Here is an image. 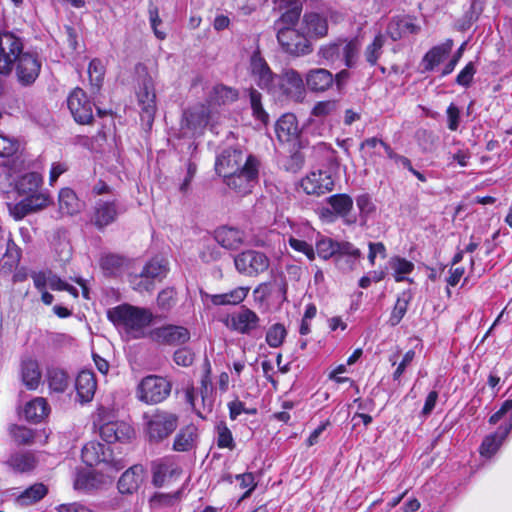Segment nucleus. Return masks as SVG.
<instances>
[{"label":"nucleus","mask_w":512,"mask_h":512,"mask_svg":"<svg viewBox=\"0 0 512 512\" xmlns=\"http://www.w3.org/2000/svg\"><path fill=\"white\" fill-rule=\"evenodd\" d=\"M78 400L81 403L90 402L96 392L97 382L95 375L88 370L81 371L75 380Z\"/></svg>","instance_id":"nucleus-25"},{"label":"nucleus","mask_w":512,"mask_h":512,"mask_svg":"<svg viewBox=\"0 0 512 512\" xmlns=\"http://www.w3.org/2000/svg\"><path fill=\"white\" fill-rule=\"evenodd\" d=\"M277 41L282 51L293 57H302L313 51L308 37L294 27H280L277 32Z\"/></svg>","instance_id":"nucleus-6"},{"label":"nucleus","mask_w":512,"mask_h":512,"mask_svg":"<svg viewBox=\"0 0 512 512\" xmlns=\"http://www.w3.org/2000/svg\"><path fill=\"white\" fill-rule=\"evenodd\" d=\"M152 483L156 487H162L167 479L174 474H179L176 468L166 460H158L152 463Z\"/></svg>","instance_id":"nucleus-36"},{"label":"nucleus","mask_w":512,"mask_h":512,"mask_svg":"<svg viewBox=\"0 0 512 512\" xmlns=\"http://www.w3.org/2000/svg\"><path fill=\"white\" fill-rule=\"evenodd\" d=\"M81 457L88 466L105 464L108 472H117L124 467L120 460L114 459L110 448L96 441H90L82 448Z\"/></svg>","instance_id":"nucleus-7"},{"label":"nucleus","mask_w":512,"mask_h":512,"mask_svg":"<svg viewBox=\"0 0 512 512\" xmlns=\"http://www.w3.org/2000/svg\"><path fill=\"white\" fill-rule=\"evenodd\" d=\"M137 97L143 113L152 120L156 111V94L153 78L147 73L140 76Z\"/></svg>","instance_id":"nucleus-18"},{"label":"nucleus","mask_w":512,"mask_h":512,"mask_svg":"<svg viewBox=\"0 0 512 512\" xmlns=\"http://www.w3.org/2000/svg\"><path fill=\"white\" fill-rule=\"evenodd\" d=\"M275 133L282 143L295 141L300 133L296 116L291 113L282 115L276 122Z\"/></svg>","instance_id":"nucleus-23"},{"label":"nucleus","mask_w":512,"mask_h":512,"mask_svg":"<svg viewBox=\"0 0 512 512\" xmlns=\"http://www.w3.org/2000/svg\"><path fill=\"white\" fill-rule=\"evenodd\" d=\"M186 400L202 418H204L202 412L212 411L214 397L210 369L202 376L198 390L191 388L186 391Z\"/></svg>","instance_id":"nucleus-8"},{"label":"nucleus","mask_w":512,"mask_h":512,"mask_svg":"<svg viewBox=\"0 0 512 512\" xmlns=\"http://www.w3.org/2000/svg\"><path fill=\"white\" fill-rule=\"evenodd\" d=\"M242 150L236 148L224 149L216 158L215 171L225 178L240 171L246 165L247 156Z\"/></svg>","instance_id":"nucleus-12"},{"label":"nucleus","mask_w":512,"mask_h":512,"mask_svg":"<svg viewBox=\"0 0 512 512\" xmlns=\"http://www.w3.org/2000/svg\"><path fill=\"white\" fill-rule=\"evenodd\" d=\"M143 432L150 444L167 440L179 426V415L170 410L156 408L142 415Z\"/></svg>","instance_id":"nucleus-1"},{"label":"nucleus","mask_w":512,"mask_h":512,"mask_svg":"<svg viewBox=\"0 0 512 512\" xmlns=\"http://www.w3.org/2000/svg\"><path fill=\"white\" fill-rule=\"evenodd\" d=\"M172 382L159 375H147L138 383L135 391L136 398L147 405L164 402L171 394Z\"/></svg>","instance_id":"nucleus-3"},{"label":"nucleus","mask_w":512,"mask_h":512,"mask_svg":"<svg viewBox=\"0 0 512 512\" xmlns=\"http://www.w3.org/2000/svg\"><path fill=\"white\" fill-rule=\"evenodd\" d=\"M250 287L239 286L228 292L220 294H205L215 306H227V305H238L242 303L248 296Z\"/></svg>","instance_id":"nucleus-31"},{"label":"nucleus","mask_w":512,"mask_h":512,"mask_svg":"<svg viewBox=\"0 0 512 512\" xmlns=\"http://www.w3.org/2000/svg\"><path fill=\"white\" fill-rule=\"evenodd\" d=\"M42 183V178L38 173H27L19 178L16 183V189L19 194L29 195L38 191Z\"/></svg>","instance_id":"nucleus-42"},{"label":"nucleus","mask_w":512,"mask_h":512,"mask_svg":"<svg viewBox=\"0 0 512 512\" xmlns=\"http://www.w3.org/2000/svg\"><path fill=\"white\" fill-rule=\"evenodd\" d=\"M408 305L409 298L406 297V294H402V296H399L397 298V301L389 318V323L391 326H396L400 323V321L407 312Z\"/></svg>","instance_id":"nucleus-53"},{"label":"nucleus","mask_w":512,"mask_h":512,"mask_svg":"<svg viewBox=\"0 0 512 512\" xmlns=\"http://www.w3.org/2000/svg\"><path fill=\"white\" fill-rule=\"evenodd\" d=\"M471 154L468 149L458 148L455 151L448 152V165H453L456 162L461 167H466Z\"/></svg>","instance_id":"nucleus-63"},{"label":"nucleus","mask_w":512,"mask_h":512,"mask_svg":"<svg viewBox=\"0 0 512 512\" xmlns=\"http://www.w3.org/2000/svg\"><path fill=\"white\" fill-rule=\"evenodd\" d=\"M273 85L271 94L278 98L301 102L305 97V87L302 76L294 69H286L280 75Z\"/></svg>","instance_id":"nucleus-4"},{"label":"nucleus","mask_w":512,"mask_h":512,"mask_svg":"<svg viewBox=\"0 0 512 512\" xmlns=\"http://www.w3.org/2000/svg\"><path fill=\"white\" fill-rule=\"evenodd\" d=\"M327 203L331 206L333 213L341 217L345 224L352 225L356 223V216L350 215L353 208V200L347 194H335L327 198Z\"/></svg>","instance_id":"nucleus-24"},{"label":"nucleus","mask_w":512,"mask_h":512,"mask_svg":"<svg viewBox=\"0 0 512 512\" xmlns=\"http://www.w3.org/2000/svg\"><path fill=\"white\" fill-rule=\"evenodd\" d=\"M390 267L394 271V278L397 282L405 280V275L409 274L414 269V264L405 258L393 257L389 261Z\"/></svg>","instance_id":"nucleus-49"},{"label":"nucleus","mask_w":512,"mask_h":512,"mask_svg":"<svg viewBox=\"0 0 512 512\" xmlns=\"http://www.w3.org/2000/svg\"><path fill=\"white\" fill-rule=\"evenodd\" d=\"M107 316L116 326L122 327L128 333H132L135 338L151 321V314L147 310L128 304L109 309Z\"/></svg>","instance_id":"nucleus-2"},{"label":"nucleus","mask_w":512,"mask_h":512,"mask_svg":"<svg viewBox=\"0 0 512 512\" xmlns=\"http://www.w3.org/2000/svg\"><path fill=\"white\" fill-rule=\"evenodd\" d=\"M23 50L19 37L10 32L0 33V74L9 75Z\"/></svg>","instance_id":"nucleus-9"},{"label":"nucleus","mask_w":512,"mask_h":512,"mask_svg":"<svg viewBox=\"0 0 512 512\" xmlns=\"http://www.w3.org/2000/svg\"><path fill=\"white\" fill-rule=\"evenodd\" d=\"M49 413V406L46 399L37 397L28 402L24 409L26 419L39 422Z\"/></svg>","instance_id":"nucleus-39"},{"label":"nucleus","mask_w":512,"mask_h":512,"mask_svg":"<svg viewBox=\"0 0 512 512\" xmlns=\"http://www.w3.org/2000/svg\"><path fill=\"white\" fill-rule=\"evenodd\" d=\"M248 91L253 116L261 123L266 124L269 120V116L263 108L261 93L255 88H250Z\"/></svg>","instance_id":"nucleus-47"},{"label":"nucleus","mask_w":512,"mask_h":512,"mask_svg":"<svg viewBox=\"0 0 512 512\" xmlns=\"http://www.w3.org/2000/svg\"><path fill=\"white\" fill-rule=\"evenodd\" d=\"M217 445L219 448H234V440L226 423L221 421L216 425Z\"/></svg>","instance_id":"nucleus-55"},{"label":"nucleus","mask_w":512,"mask_h":512,"mask_svg":"<svg viewBox=\"0 0 512 512\" xmlns=\"http://www.w3.org/2000/svg\"><path fill=\"white\" fill-rule=\"evenodd\" d=\"M195 355L191 349L183 347L174 352L173 360L178 366L189 367L194 362Z\"/></svg>","instance_id":"nucleus-62"},{"label":"nucleus","mask_w":512,"mask_h":512,"mask_svg":"<svg viewBox=\"0 0 512 512\" xmlns=\"http://www.w3.org/2000/svg\"><path fill=\"white\" fill-rule=\"evenodd\" d=\"M287 336V330L284 325L276 323L272 325L266 333V342L272 348H277L282 345Z\"/></svg>","instance_id":"nucleus-52"},{"label":"nucleus","mask_w":512,"mask_h":512,"mask_svg":"<svg viewBox=\"0 0 512 512\" xmlns=\"http://www.w3.org/2000/svg\"><path fill=\"white\" fill-rule=\"evenodd\" d=\"M274 3L282 11L276 25L294 27L298 23L303 9L302 0H275Z\"/></svg>","instance_id":"nucleus-21"},{"label":"nucleus","mask_w":512,"mask_h":512,"mask_svg":"<svg viewBox=\"0 0 512 512\" xmlns=\"http://www.w3.org/2000/svg\"><path fill=\"white\" fill-rule=\"evenodd\" d=\"M414 29V25L405 19H393L388 24L387 34L396 41L407 33H413Z\"/></svg>","instance_id":"nucleus-45"},{"label":"nucleus","mask_w":512,"mask_h":512,"mask_svg":"<svg viewBox=\"0 0 512 512\" xmlns=\"http://www.w3.org/2000/svg\"><path fill=\"white\" fill-rule=\"evenodd\" d=\"M453 41L446 40L444 43L432 47L422 58L421 65L424 72H430L435 69L451 52Z\"/></svg>","instance_id":"nucleus-29"},{"label":"nucleus","mask_w":512,"mask_h":512,"mask_svg":"<svg viewBox=\"0 0 512 512\" xmlns=\"http://www.w3.org/2000/svg\"><path fill=\"white\" fill-rule=\"evenodd\" d=\"M333 83V74L325 68H314L306 74V85L313 92H325Z\"/></svg>","instance_id":"nucleus-26"},{"label":"nucleus","mask_w":512,"mask_h":512,"mask_svg":"<svg viewBox=\"0 0 512 512\" xmlns=\"http://www.w3.org/2000/svg\"><path fill=\"white\" fill-rule=\"evenodd\" d=\"M360 49L358 39H341V59L343 58L344 64L348 68L355 66Z\"/></svg>","instance_id":"nucleus-40"},{"label":"nucleus","mask_w":512,"mask_h":512,"mask_svg":"<svg viewBox=\"0 0 512 512\" xmlns=\"http://www.w3.org/2000/svg\"><path fill=\"white\" fill-rule=\"evenodd\" d=\"M48 383L49 387L55 392H63L69 384V377L67 373L59 368H52L48 370Z\"/></svg>","instance_id":"nucleus-46"},{"label":"nucleus","mask_w":512,"mask_h":512,"mask_svg":"<svg viewBox=\"0 0 512 512\" xmlns=\"http://www.w3.org/2000/svg\"><path fill=\"white\" fill-rule=\"evenodd\" d=\"M22 380L25 386L34 390L38 387L41 381V371L39 364L34 359H26L22 362Z\"/></svg>","instance_id":"nucleus-35"},{"label":"nucleus","mask_w":512,"mask_h":512,"mask_svg":"<svg viewBox=\"0 0 512 512\" xmlns=\"http://www.w3.org/2000/svg\"><path fill=\"white\" fill-rule=\"evenodd\" d=\"M234 265L240 274L255 277L269 268L270 260L263 252L246 250L234 257Z\"/></svg>","instance_id":"nucleus-10"},{"label":"nucleus","mask_w":512,"mask_h":512,"mask_svg":"<svg viewBox=\"0 0 512 512\" xmlns=\"http://www.w3.org/2000/svg\"><path fill=\"white\" fill-rule=\"evenodd\" d=\"M250 71L253 81L263 90L271 93L277 74H274L259 52L253 53L250 59Z\"/></svg>","instance_id":"nucleus-16"},{"label":"nucleus","mask_w":512,"mask_h":512,"mask_svg":"<svg viewBox=\"0 0 512 512\" xmlns=\"http://www.w3.org/2000/svg\"><path fill=\"white\" fill-rule=\"evenodd\" d=\"M118 214L119 207L115 198L109 200L99 199L95 203L92 221L98 228H103L113 223Z\"/></svg>","instance_id":"nucleus-19"},{"label":"nucleus","mask_w":512,"mask_h":512,"mask_svg":"<svg viewBox=\"0 0 512 512\" xmlns=\"http://www.w3.org/2000/svg\"><path fill=\"white\" fill-rule=\"evenodd\" d=\"M6 465L15 473L32 471L37 465V459L30 452H17L7 459Z\"/></svg>","instance_id":"nucleus-32"},{"label":"nucleus","mask_w":512,"mask_h":512,"mask_svg":"<svg viewBox=\"0 0 512 512\" xmlns=\"http://www.w3.org/2000/svg\"><path fill=\"white\" fill-rule=\"evenodd\" d=\"M9 213L15 220H21L26 217L28 214L33 213L31 211V206L24 198L20 202L16 204H9Z\"/></svg>","instance_id":"nucleus-64"},{"label":"nucleus","mask_w":512,"mask_h":512,"mask_svg":"<svg viewBox=\"0 0 512 512\" xmlns=\"http://www.w3.org/2000/svg\"><path fill=\"white\" fill-rule=\"evenodd\" d=\"M259 168V159L249 154L247 156L246 165H244L240 171L223 178V181L236 193L246 195L252 191V188L258 181Z\"/></svg>","instance_id":"nucleus-5"},{"label":"nucleus","mask_w":512,"mask_h":512,"mask_svg":"<svg viewBox=\"0 0 512 512\" xmlns=\"http://www.w3.org/2000/svg\"><path fill=\"white\" fill-rule=\"evenodd\" d=\"M237 99V90L222 84L215 85L210 94V101L217 105L230 104Z\"/></svg>","instance_id":"nucleus-41"},{"label":"nucleus","mask_w":512,"mask_h":512,"mask_svg":"<svg viewBox=\"0 0 512 512\" xmlns=\"http://www.w3.org/2000/svg\"><path fill=\"white\" fill-rule=\"evenodd\" d=\"M17 81L21 86H31L38 78L41 62L31 53L21 52L14 65Z\"/></svg>","instance_id":"nucleus-13"},{"label":"nucleus","mask_w":512,"mask_h":512,"mask_svg":"<svg viewBox=\"0 0 512 512\" xmlns=\"http://www.w3.org/2000/svg\"><path fill=\"white\" fill-rule=\"evenodd\" d=\"M300 186L306 194L320 196L333 190L334 181L328 171L318 170L304 177Z\"/></svg>","instance_id":"nucleus-17"},{"label":"nucleus","mask_w":512,"mask_h":512,"mask_svg":"<svg viewBox=\"0 0 512 512\" xmlns=\"http://www.w3.org/2000/svg\"><path fill=\"white\" fill-rule=\"evenodd\" d=\"M198 429L189 424L182 427L175 435L172 449L176 452H189L197 446Z\"/></svg>","instance_id":"nucleus-28"},{"label":"nucleus","mask_w":512,"mask_h":512,"mask_svg":"<svg viewBox=\"0 0 512 512\" xmlns=\"http://www.w3.org/2000/svg\"><path fill=\"white\" fill-rule=\"evenodd\" d=\"M144 478V468L134 465L127 469L118 481V489L122 494H132L138 490Z\"/></svg>","instance_id":"nucleus-27"},{"label":"nucleus","mask_w":512,"mask_h":512,"mask_svg":"<svg viewBox=\"0 0 512 512\" xmlns=\"http://www.w3.org/2000/svg\"><path fill=\"white\" fill-rule=\"evenodd\" d=\"M124 263L123 257L114 254L104 255L100 261L102 269L109 275L117 273Z\"/></svg>","instance_id":"nucleus-54"},{"label":"nucleus","mask_w":512,"mask_h":512,"mask_svg":"<svg viewBox=\"0 0 512 512\" xmlns=\"http://www.w3.org/2000/svg\"><path fill=\"white\" fill-rule=\"evenodd\" d=\"M105 75V67L101 60L99 59H93L90 61L88 66V76L90 85L96 89L99 90L100 87L103 84Z\"/></svg>","instance_id":"nucleus-48"},{"label":"nucleus","mask_w":512,"mask_h":512,"mask_svg":"<svg viewBox=\"0 0 512 512\" xmlns=\"http://www.w3.org/2000/svg\"><path fill=\"white\" fill-rule=\"evenodd\" d=\"M317 55L323 61L320 64H333L341 59V39L320 46Z\"/></svg>","instance_id":"nucleus-43"},{"label":"nucleus","mask_w":512,"mask_h":512,"mask_svg":"<svg viewBox=\"0 0 512 512\" xmlns=\"http://www.w3.org/2000/svg\"><path fill=\"white\" fill-rule=\"evenodd\" d=\"M10 434L14 441L20 445L30 444L33 442L34 434L32 430L24 426H12L10 428Z\"/></svg>","instance_id":"nucleus-56"},{"label":"nucleus","mask_w":512,"mask_h":512,"mask_svg":"<svg viewBox=\"0 0 512 512\" xmlns=\"http://www.w3.org/2000/svg\"><path fill=\"white\" fill-rule=\"evenodd\" d=\"M504 439L505 438L501 437V431H500V427H499L498 430L494 434L487 436L483 440V442L480 446L481 455L488 456V457L493 455L499 449V447L502 444V441Z\"/></svg>","instance_id":"nucleus-51"},{"label":"nucleus","mask_w":512,"mask_h":512,"mask_svg":"<svg viewBox=\"0 0 512 512\" xmlns=\"http://www.w3.org/2000/svg\"><path fill=\"white\" fill-rule=\"evenodd\" d=\"M150 337L159 344L176 346L187 343L190 340L191 334L184 326L169 324L154 328L150 332Z\"/></svg>","instance_id":"nucleus-15"},{"label":"nucleus","mask_w":512,"mask_h":512,"mask_svg":"<svg viewBox=\"0 0 512 512\" xmlns=\"http://www.w3.org/2000/svg\"><path fill=\"white\" fill-rule=\"evenodd\" d=\"M386 42L385 35L379 33L377 34L373 41L367 45L364 50V58L368 64L374 66L377 64L379 58L383 53V46Z\"/></svg>","instance_id":"nucleus-44"},{"label":"nucleus","mask_w":512,"mask_h":512,"mask_svg":"<svg viewBox=\"0 0 512 512\" xmlns=\"http://www.w3.org/2000/svg\"><path fill=\"white\" fill-rule=\"evenodd\" d=\"M288 243L292 249H294L297 252L303 253L310 261L315 259L314 248L306 241L290 236L288 239Z\"/></svg>","instance_id":"nucleus-60"},{"label":"nucleus","mask_w":512,"mask_h":512,"mask_svg":"<svg viewBox=\"0 0 512 512\" xmlns=\"http://www.w3.org/2000/svg\"><path fill=\"white\" fill-rule=\"evenodd\" d=\"M302 23L306 31L313 37L323 38L328 33L327 19L318 13L304 14Z\"/></svg>","instance_id":"nucleus-33"},{"label":"nucleus","mask_w":512,"mask_h":512,"mask_svg":"<svg viewBox=\"0 0 512 512\" xmlns=\"http://www.w3.org/2000/svg\"><path fill=\"white\" fill-rule=\"evenodd\" d=\"M48 493V488L43 483H35L20 493L15 501L19 506H30L41 499Z\"/></svg>","instance_id":"nucleus-34"},{"label":"nucleus","mask_w":512,"mask_h":512,"mask_svg":"<svg viewBox=\"0 0 512 512\" xmlns=\"http://www.w3.org/2000/svg\"><path fill=\"white\" fill-rule=\"evenodd\" d=\"M224 324L231 331L251 335L259 329L260 318L253 310L243 306L239 311L230 314Z\"/></svg>","instance_id":"nucleus-11"},{"label":"nucleus","mask_w":512,"mask_h":512,"mask_svg":"<svg viewBox=\"0 0 512 512\" xmlns=\"http://www.w3.org/2000/svg\"><path fill=\"white\" fill-rule=\"evenodd\" d=\"M68 108L75 121L89 124L93 119V104L81 88H75L68 96Z\"/></svg>","instance_id":"nucleus-14"},{"label":"nucleus","mask_w":512,"mask_h":512,"mask_svg":"<svg viewBox=\"0 0 512 512\" xmlns=\"http://www.w3.org/2000/svg\"><path fill=\"white\" fill-rule=\"evenodd\" d=\"M316 252L324 260H328L337 255V241L332 238L322 237L316 241Z\"/></svg>","instance_id":"nucleus-50"},{"label":"nucleus","mask_w":512,"mask_h":512,"mask_svg":"<svg viewBox=\"0 0 512 512\" xmlns=\"http://www.w3.org/2000/svg\"><path fill=\"white\" fill-rule=\"evenodd\" d=\"M165 272V265H163L159 261H151L146 264V266L144 267L140 274L154 282L155 279L164 276Z\"/></svg>","instance_id":"nucleus-58"},{"label":"nucleus","mask_w":512,"mask_h":512,"mask_svg":"<svg viewBox=\"0 0 512 512\" xmlns=\"http://www.w3.org/2000/svg\"><path fill=\"white\" fill-rule=\"evenodd\" d=\"M214 237L223 248L236 250L244 243L245 234L240 229L224 226L215 231Z\"/></svg>","instance_id":"nucleus-30"},{"label":"nucleus","mask_w":512,"mask_h":512,"mask_svg":"<svg viewBox=\"0 0 512 512\" xmlns=\"http://www.w3.org/2000/svg\"><path fill=\"white\" fill-rule=\"evenodd\" d=\"M208 122V109L198 106L184 112L182 128L187 129L192 135H199L203 133Z\"/></svg>","instance_id":"nucleus-20"},{"label":"nucleus","mask_w":512,"mask_h":512,"mask_svg":"<svg viewBox=\"0 0 512 512\" xmlns=\"http://www.w3.org/2000/svg\"><path fill=\"white\" fill-rule=\"evenodd\" d=\"M133 434L132 427L121 421H111L100 426V436L107 443L127 441Z\"/></svg>","instance_id":"nucleus-22"},{"label":"nucleus","mask_w":512,"mask_h":512,"mask_svg":"<svg viewBox=\"0 0 512 512\" xmlns=\"http://www.w3.org/2000/svg\"><path fill=\"white\" fill-rule=\"evenodd\" d=\"M21 255V249L12 239H9L7 241L6 251L0 260V270L4 271L5 273L11 272L18 266L21 260Z\"/></svg>","instance_id":"nucleus-37"},{"label":"nucleus","mask_w":512,"mask_h":512,"mask_svg":"<svg viewBox=\"0 0 512 512\" xmlns=\"http://www.w3.org/2000/svg\"><path fill=\"white\" fill-rule=\"evenodd\" d=\"M19 149V142L17 139L0 134V157L13 156Z\"/></svg>","instance_id":"nucleus-57"},{"label":"nucleus","mask_w":512,"mask_h":512,"mask_svg":"<svg viewBox=\"0 0 512 512\" xmlns=\"http://www.w3.org/2000/svg\"><path fill=\"white\" fill-rule=\"evenodd\" d=\"M82 208V203L70 188H64L59 193V209L61 213L74 215Z\"/></svg>","instance_id":"nucleus-38"},{"label":"nucleus","mask_w":512,"mask_h":512,"mask_svg":"<svg viewBox=\"0 0 512 512\" xmlns=\"http://www.w3.org/2000/svg\"><path fill=\"white\" fill-rule=\"evenodd\" d=\"M337 105L336 100L319 101L314 105L311 113L316 117H326L337 110Z\"/></svg>","instance_id":"nucleus-59"},{"label":"nucleus","mask_w":512,"mask_h":512,"mask_svg":"<svg viewBox=\"0 0 512 512\" xmlns=\"http://www.w3.org/2000/svg\"><path fill=\"white\" fill-rule=\"evenodd\" d=\"M180 492H175L173 494H165V493H155L150 498V505L153 508H159L163 506H170L175 501L179 499Z\"/></svg>","instance_id":"nucleus-61"}]
</instances>
